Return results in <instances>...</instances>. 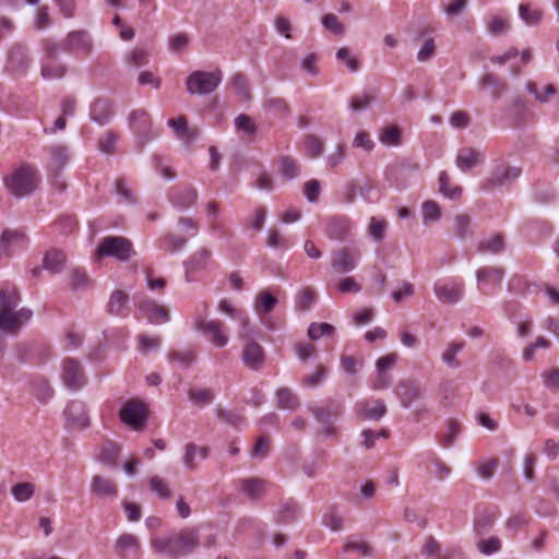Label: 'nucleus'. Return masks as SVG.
I'll use <instances>...</instances> for the list:
<instances>
[{"label":"nucleus","mask_w":559,"mask_h":559,"mask_svg":"<svg viewBox=\"0 0 559 559\" xmlns=\"http://www.w3.org/2000/svg\"><path fill=\"white\" fill-rule=\"evenodd\" d=\"M20 294L15 287L5 285L0 288V331L7 334H16L27 324L33 312L27 308L16 310Z\"/></svg>","instance_id":"nucleus-1"},{"label":"nucleus","mask_w":559,"mask_h":559,"mask_svg":"<svg viewBox=\"0 0 559 559\" xmlns=\"http://www.w3.org/2000/svg\"><path fill=\"white\" fill-rule=\"evenodd\" d=\"M39 175L34 165L22 164L4 178V186L16 198L32 194L38 186Z\"/></svg>","instance_id":"nucleus-2"},{"label":"nucleus","mask_w":559,"mask_h":559,"mask_svg":"<svg viewBox=\"0 0 559 559\" xmlns=\"http://www.w3.org/2000/svg\"><path fill=\"white\" fill-rule=\"evenodd\" d=\"M134 254L131 241L121 236L104 237L95 252L97 259L111 257L119 261H128Z\"/></svg>","instance_id":"nucleus-3"},{"label":"nucleus","mask_w":559,"mask_h":559,"mask_svg":"<svg viewBox=\"0 0 559 559\" xmlns=\"http://www.w3.org/2000/svg\"><path fill=\"white\" fill-rule=\"evenodd\" d=\"M223 73L221 70L212 72L193 71L186 79V90L191 95H207L221 84Z\"/></svg>","instance_id":"nucleus-4"},{"label":"nucleus","mask_w":559,"mask_h":559,"mask_svg":"<svg viewBox=\"0 0 559 559\" xmlns=\"http://www.w3.org/2000/svg\"><path fill=\"white\" fill-rule=\"evenodd\" d=\"M194 329L202 333L215 347L223 348L229 342L227 329L218 320H206L199 317L194 321Z\"/></svg>","instance_id":"nucleus-5"},{"label":"nucleus","mask_w":559,"mask_h":559,"mask_svg":"<svg viewBox=\"0 0 559 559\" xmlns=\"http://www.w3.org/2000/svg\"><path fill=\"white\" fill-rule=\"evenodd\" d=\"M130 129L133 131L138 139V144L140 146L145 145L153 138H155V133L152 130V122L150 116L143 109H135L130 112L128 117Z\"/></svg>","instance_id":"nucleus-6"},{"label":"nucleus","mask_w":559,"mask_h":559,"mask_svg":"<svg viewBox=\"0 0 559 559\" xmlns=\"http://www.w3.org/2000/svg\"><path fill=\"white\" fill-rule=\"evenodd\" d=\"M63 417L69 430H83L91 424L86 406L81 401L70 402L63 411Z\"/></svg>","instance_id":"nucleus-7"},{"label":"nucleus","mask_w":559,"mask_h":559,"mask_svg":"<svg viewBox=\"0 0 559 559\" xmlns=\"http://www.w3.org/2000/svg\"><path fill=\"white\" fill-rule=\"evenodd\" d=\"M46 150L49 155L46 165L48 175L51 179L57 180L70 162L69 148L63 144L57 143L48 146Z\"/></svg>","instance_id":"nucleus-8"},{"label":"nucleus","mask_w":559,"mask_h":559,"mask_svg":"<svg viewBox=\"0 0 559 559\" xmlns=\"http://www.w3.org/2000/svg\"><path fill=\"white\" fill-rule=\"evenodd\" d=\"M433 293L443 304H456L464 296V285L457 280H441L435 283Z\"/></svg>","instance_id":"nucleus-9"},{"label":"nucleus","mask_w":559,"mask_h":559,"mask_svg":"<svg viewBox=\"0 0 559 559\" xmlns=\"http://www.w3.org/2000/svg\"><path fill=\"white\" fill-rule=\"evenodd\" d=\"M360 261V251L354 247H343L332 254L331 265L338 273H349Z\"/></svg>","instance_id":"nucleus-10"},{"label":"nucleus","mask_w":559,"mask_h":559,"mask_svg":"<svg viewBox=\"0 0 559 559\" xmlns=\"http://www.w3.org/2000/svg\"><path fill=\"white\" fill-rule=\"evenodd\" d=\"M211 264V251L204 248L198 250L185 262L186 281H197L202 273L210 269Z\"/></svg>","instance_id":"nucleus-11"},{"label":"nucleus","mask_w":559,"mask_h":559,"mask_svg":"<svg viewBox=\"0 0 559 559\" xmlns=\"http://www.w3.org/2000/svg\"><path fill=\"white\" fill-rule=\"evenodd\" d=\"M46 55L41 62L40 74L45 80H58L63 78L67 68L57 58L56 45H47Z\"/></svg>","instance_id":"nucleus-12"},{"label":"nucleus","mask_w":559,"mask_h":559,"mask_svg":"<svg viewBox=\"0 0 559 559\" xmlns=\"http://www.w3.org/2000/svg\"><path fill=\"white\" fill-rule=\"evenodd\" d=\"M120 419L133 430H139L146 419L145 405L140 401H129L120 411Z\"/></svg>","instance_id":"nucleus-13"},{"label":"nucleus","mask_w":559,"mask_h":559,"mask_svg":"<svg viewBox=\"0 0 559 559\" xmlns=\"http://www.w3.org/2000/svg\"><path fill=\"white\" fill-rule=\"evenodd\" d=\"M28 245V239L24 233L16 230H5L0 237V250L4 258L12 257L24 250Z\"/></svg>","instance_id":"nucleus-14"},{"label":"nucleus","mask_w":559,"mask_h":559,"mask_svg":"<svg viewBox=\"0 0 559 559\" xmlns=\"http://www.w3.org/2000/svg\"><path fill=\"white\" fill-rule=\"evenodd\" d=\"M138 309L143 318L153 324H162L169 321L167 309L150 298H143L138 302Z\"/></svg>","instance_id":"nucleus-15"},{"label":"nucleus","mask_w":559,"mask_h":559,"mask_svg":"<svg viewBox=\"0 0 559 559\" xmlns=\"http://www.w3.org/2000/svg\"><path fill=\"white\" fill-rule=\"evenodd\" d=\"M503 276L504 272L501 267L484 266L476 271L477 285L480 290L486 287L499 288Z\"/></svg>","instance_id":"nucleus-16"},{"label":"nucleus","mask_w":559,"mask_h":559,"mask_svg":"<svg viewBox=\"0 0 559 559\" xmlns=\"http://www.w3.org/2000/svg\"><path fill=\"white\" fill-rule=\"evenodd\" d=\"M63 383L72 390H78L84 384V374L78 360L66 359L62 371Z\"/></svg>","instance_id":"nucleus-17"},{"label":"nucleus","mask_w":559,"mask_h":559,"mask_svg":"<svg viewBox=\"0 0 559 559\" xmlns=\"http://www.w3.org/2000/svg\"><path fill=\"white\" fill-rule=\"evenodd\" d=\"M396 394L402 406L409 408L414 402L423 397V389L416 381L402 380L399 382Z\"/></svg>","instance_id":"nucleus-18"},{"label":"nucleus","mask_w":559,"mask_h":559,"mask_svg":"<svg viewBox=\"0 0 559 559\" xmlns=\"http://www.w3.org/2000/svg\"><path fill=\"white\" fill-rule=\"evenodd\" d=\"M92 47L91 37L84 31L71 32L66 39V50L70 52L87 56L92 51Z\"/></svg>","instance_id":"nucleus-19"},{"label":"nucleus","mask_w":559,"mask_h":559,"mask_svg":"<svg viewBox=\"0 0 559 559\" xmlns=\"http://www.w3.org/2000/svg\"><path fill=\"white\" fill-rule=\"evenodd\" d=\"M265 359V354L261 345L254 341H248L242 349L243 364L252 369L259 370L262 368Z\"/></svg>","instance_id":"nucleus-20"},{"label":"nucleus","mask_w":559,"mask_h":559,"mask_svg":"<svg viewBox=\"0 0 559 559\" xmlns=\"http://www.w3.org/2000/svg\"><path fill=\"white\" fill-rule=\"evenodd\" d=\"M167 124L173 129L176 138L187 145L194 142L199 136V130L197 128H189L183 116L169 119Z\"/></svg>","instance_id":"nucleus-21"},{"label":"nucleus","mask_w":559,"mask_h":559,"mask_svg":"<svg viewBox=\"0 0 559 559\" xmlns=\"http://www.w3.org/2000/svg\"><path fill=\"white\" fill-rule=\"evenodd\" d=\"M209 450L206 447H199L192 442L185 445L182 454V464L188 471L198 469L199 462L207 457Z\"/></svg>","instance_id":"nucleus-22"},{"label":"nucleus","mask_w":559,"mask_h":559,"mask_svg":"<svg viewBox=\"0 0 559 559\" xmlns=\"http://www.w3.org/2000/svg\"><path fill=\"white\" fill-rule=\"evenodd\" d=\"M355 408L362 419L369 420H379L386 413V407L380 400L358 402Z\"/></svg>","instance_id":"nucleus-23"},{"label":"nucleus","mask_w":559,"mask_h":559,"mask_svg":"<svg viewBox=\"0 0 559 559\" xmlns=\"http://www.w3.org/2000/svg\"><path fill=\"white\" fill-rule=\"evenodd\" d=\"M91 493L100 498L115 499L118 496V487L114 480L95 475L90 486Z\"/></svg>","instance_id":"nucleus-24"},{"label":"nucleus","mask_w":559,"mask_h":559,"mask_svg":"<svg viewBox=\"0 0 559 559\" xmlns=\"http://www.w3.org/2000/svg\"><path fill=\"white\" fill-rule=\"evenodd\" d=\"M484 160V154L473 147L459 150L455 158L456 166L462 171H467Z\"/></svg>","instance_id":"nucleus-25"},{"label":"nucleus","mask_w":559,"mask_h":559,"mask_svg":"<svg viewBox=\"0 0 559 559\" xmlns=\"http://www.w3.org/2000/svg\"><path fill=\"white\" fill-rule=\"evenodd\" d=\"M140 548L139 538L131 533L121 534L114 545L116 555L122 559H126L130 552H138Z\"/></svg>","instance_id":"nucleus-26"},{"label":"nucleus","mask_w":559,"mask_h":559,"mask_svg":"<svg viewBox=\"0 0 559 559\" xmlns=\"http://www.w3.org/2000/svg\"><path fill=\"white\" fill-rule=\"evenodd\" d=\"M198 200V192L192 187H175L170 192L171 203L180 209H187L193 205Z\"/></svg>","instance_id":"nucleus-27"},{"label":"nucleus","mask_w":559,"mask_h":559,"mask_svg":"<svg viewBox=\"0 0 559 559\" xmlns=\"http://www.w3.org/2000/svg\"><path fill=\"white\" fill-rule=\"evenodd\" d=\"M353 224L346 217H333L330 219L326 227V235L331 239L343 240L352 230Z\"/></svg>","instance_id":"nucleus-28"},{"label":"nucleus","mask_w":559,"mask_h":559,"mask_svg":"<svg viewBox=\"0 0 559 559\" xmlns=\"http://www.w3.org/2000/svg\"><path fill=\"white\" fill-rule=\"evenodd\" d=\"M521 175V169L509 165L497 166L489 178V182L495 186L504 185L513 181Z\"/></svg>","instance_id":"nucleus-29"},{"label":"nucleus","mask_w":559,"mask_h":559,"mask_svg":"<svg viewBox=\"0 0 559 559\" xmlns=\"http://www.w3.org/2000/svg\"><path fill=\"white\" fill-rule=\"evenodd\" d=\"M173 554L183 555L192 551L198 545V534L195 531H189L174 537Z\"/></svg>","instance_id":"nucleus-30"},{"label":"nucleus","mask_w":559,"mask_h":559,"mask_svg":"<svg viewBox=\"0 0 559 559\" xmlns=\"http://www.w3.org/2000/svg\"><path fill=\"white\" fill-rule=\"evenodd\" d=\"M278 300L270 292L263 290L255 296L253 309L259 317H264L274 310Z\"/></svg>","instance_id":"nucleus-31"},{"label":"nucleus","mask_w":559,"mask_h":559,"mask_svg":"<svg viewBox=\"0 0 559 559\" xmlns=\"http://www.w3.org/2000/svg\"><path fill=\"white\" fill-rule=\"evenodd\" d=\"M278 173L286 180H293L300 174L298 162L292 156L284 155L278 159Z\"/></svg>","instance_id":"nucleus-32"},{"label":"nucleus","mask_w":559,"mask_h":559,"mask_svg":"<svg viewBox=\"0 0 559 559\" xmlns=\"http://www.w3.org/2000/svg\"><path fill=\"white\" fill-rule=\"evenodd\" d=\"M111 115L110 104L106 99H97L91 106V118L98 124H105Z\"/></svg>","instance_id":"nucleus-33"},{"label":"nucleus","mask_w":559,"mask_h":559,"mask_svg":"<svg viewBox=\"0 0 559 559\" xmlns=\"http://www.w3.org/2000/svg\"><path fill=\"white\" fill-rule=\"evenodd\" d=\"M119 454V445L112 441H106L99 449L98 460L106 465L115 466Z\"/></svg>","instance_id":"nucleus-34"},{"label":"nucleus","mask_w":559,"mask_h":559,"mask_svg":"<svg viewBox=\"0 0 559 559\" xmlns=\"http://www.w3.org/2000/svg\"><path fill=\"white\" fill-rule=\"evenodd\" d=\"M109 312L116 316H126L128 313V296L122 290H116L111 294L108 302Z\"/></svg>","instance_id":"nucleus-35"},{"label":"nucleus","mask_w":559,"mask_h":559,"mask_svg":"<svg viewBox=\"0 0 559 559\" xmlns=\"http://www.w3.org/2000/svg\"><path fill=\"white\" fill-rule=\"evenodd\" d=\"M379 141L385 146H399L402 143V133L397 126H388L379 131Z\"/></svg>","instance_id":"nucleus-36"},{"label":"nucleus","mask_w":559,"mask_h":559,"mask_svg":"<svg viewBox=\"0 0 559 559\" xmlns=\"http://www.w3.org/2000/svg\"><path fill=\"white\" fill-rule=\"evenodd\" d=\"M230 82H231V87H233L235 94L239 97V99L242 102H249L251 96H250L247 76L245 74L238 72L233 75Z\"/></svg>","instance_id":"nucleus-37"},{"label":"nucleus","mask_w":559,"mask_h":559,"mask_svg":"<svg viewBox=\"0 0 559 559\" xmlns=\"http://www.w3.org/2000/svg\"><path fill=\"white\" fill-rule=\"evenodd\" d=\"M439 192L450 200H456L462 194V188L459 186H451L450 178L445 171L440 173L439 175Z\"/></svg>","instance_id":"nucleus-38"},{"label":"nucleus","mask_w":559,"mask_h":559,"mask_svg":"<svg viewBox=\"0 0 559 559\" xmlns=\"http://www.w3.org/2000/svg\"><path fill=\"white\" fill-rule=\"evenodd\" d=\"M421 215L424 224L436 223L442 216L441 207L436 201L427 200L421 204Z\"/></svg>","instance_id":"nucleus-39"},{"label":"nucleus","mask_w":559,"mask_h":559,"mask_svg":"<svg viewBox=\"0 0 559 559\" xmlns=\"http://www.w3.org/2000/svg\"><path fill=\"white\" fill-rule=\"evenodd\" d=\"M66 263V255L58 250L48 252L44 259V267L52 273H58L62 270Z\"/></svg>","instance_id":"nucleus-40"},{"label":"nucleus","mask_w":559,"mask_h":559,"mask_svg":"<svg viewBox=\"0 0 559 559\" xmlns=\"http://www.w3.org/2000/svg\"><path fill=\"white\" fill-rule=\"evenodd\" d=\"M504 249L503 239L500 235H495L483 240L478 243L477 250L480 253H492L497 254L502 252Z\"/></svg>","instance_id":"nucleus-41"},{"label":"nucleus","mask_w":559,"mask_h":559,"mask_svg":"<svg viewBox=\"0 0 559 559\" xmlns=\"http://www.w3.org/2000/svg\"><path fill=\"white\" fill-rule=\"evenodd\" d=\"M276 396L278 406L283 409H294L299 404L297 395L287 388L278 389Z\"/></svg>","instance_id":"nucleus-42"},{"label":"nucleus","mask_w":559,"mask_h":559,"mask_svg":"<svg viewBox=\"0 0 559 559\" xmlns=\"http://www.w3.org/2000/svg\"><path fill=\"white\" fill-rule=\"evenodd\" d=\"M336 59L342 62L348 71L355 73L360 69V62L356 59V57L352 53V51L347 47H341L336 51Z\"/></svg>","instance_id":"nucleus-43"},{"label":"nucleus","mask_w":559,"mask_h":559,"mask_svg":"<svg viewBox=\"0 0 559 559\" xmlns=\"http://www.w3.org/2000/svg\"><path fill=\"white\" fill-rule=\"evenodd\" d=\"M479 87L483 90L490 88L491 95L496 98L501 92L504 90L503 83H501L498 78L491 73H486L478 82Z\"/></svg>","instance_id":"nucleus-44"},{"label":"nucleus","mask_w":559,"mask_h":559,"mask_svg":"<svg viewBox=\"0 0 559 559\" xmlns=\"http://www.w3.org/2000/svg\"><path fill=\"white\" fill-rule=\"evenodd\" d=\"M386 231V222L379 219L374 216L370 218V223L367 228L368 235L376 241L380 242L384 239Z\"/></svg>","instance_id":"nucleus-45"},{"label":"nucleus","mask_w":559,"mask_h":559,"mask_svg":"<svg viewBox=\"0 0 559 559\" xmlns=\"http://www.w3.org/2000/svg\"><path fill=\"white\" fill-rule=\"evenodd\" d=\"M520 17L526 25L535 26L543 19V12L538 9H531L527 4H520L519 7Z\"/></svg>","instance_id":"nucleus-46"},{"label":"nucleus","mask_w":559,"mask_h":559,"mask_svg":"<svg viewBox=\"0 0 559 559\" xmlns=\"http://www.w3.org/2000/svg\"><path fill=\"white\" fill-rule=\"evenodd\" d=\"M265 481L259 478H249L241 481V489L250 498L260 496L264 490Z\"/></svg>","instance_id":"nucleus-47"},{"label":"nucleus","mask_w":559,"mask_h":559,"mask_svg":"<svg viewBox=\"0 0 559 559\" xmlns=\"http://www.w3.org/2000/svg\"><path fill=\"white\" fill-rule=\"evenodd\" d=\"M323 141L319 136L314 134H309L305 138V150L310 157H320L323 153Z\"/></svg>","instance_id":"nucleus-48"},{"label":"nucleus","mask_w":559,"mask_h":559,"mask_svg":"<svg viewBox=\"0 0 559 559\" xmlns=\"http://www.w3.org/2000/svg\"><path fill=\"white\" fill-rule=\"evenodd\" d=\"M35 491V486L32 483H20L12 487L11 493L17 502L28 501Z\"/></svg>","instance_id":"nucleus-49"},{"label":"nucleus","mask_w":559,"mask_h":559,"mask_svg":"<svg viewBox=\"0 0 559 559\" xmlns=\"http://www.w3.org/2000/svg\"><path fill=\"white\" fill-rule=\"evenodd\" d=\"M344 551H355L360 557H370L372 555L371 546L361 539H348L344 545Z\"/></svg>","instance_id":"nucleus-50"},{"label":"nucleus","mask_w":559,"mask_h":559,"mask_svg":"<svg viewBox=\"0 0 559 559\" xmlns=\"http://www.w3.org/2000/svg\"><path fill=\"white\" fill-rule=\"evenodd\" d=\"M189 400L197 406H204L213 401V392L209 389H191L188 392Z\"/></svg>","instance_id":"nucleus-51"},{"label":"nucleus","mask_w":559,"mask_h":559,"mask_svg":"<svg viewBox=\"0 0 559 559\" xmlns=\"http://www.w3.org/2000/svg\"><path fill=\"white\" fill-rule=\"evenodd\" d=\"M334 333V326L330 323H311L308 328V336L316 341L322 336H331Z\"/></svg>","instance_id":"nucleus-52"},{"label":"nucleus","mask_w":559,"mask_h":559,"mask_svg":"<svg viewBox=\"0 0 559 559\" xmlns=\"http://www.w3.org/2000/svg\"><path fill=\"white\" fill-rule=\"evenodd\" d=\"M476 547L480 554L490 556L501 549V540L496 536L488 539H479Z\"/></svg>","instance_id":"nucleus-53"},{"label":"nucleus","mask_w":559,"mask_h":559,"mask_svg":"<svg viewBox=\"0 0 559 559\" xmlns=\"http://www.w3.org/2000/svg\"><path fill=\"white\" fill-rule=\"evenodd\" d=\"M463 343H452L442 353V361L451 368H457L460 366L456 355L463 348Z\"/></svg>","instance_id":"nucleus-54"},{"label":"nucleus","mask_w":559,"mask_h":559,"mask_svg":"<svg viewBox=\"0 0 559 559\" xmlns=\"http://www.w3.org/2000/svg\"><path fill=\"white\" fill-rule=\"evenodd\" d=\"M235 127L238 131L248 136H252L257 131V126L253 120L247 115H239L235 119Z\"/></svg>","instance_id":"nucleus-55"},{"label":"nucleus","mask_w":559,"mask_h":559,"mask_svg":"<svg viewBox=\"0 0 559 559\" xmlns=\"http://www.w3.org/2000/svg\"><path fill=\"white\" fill-rule=\"evenodd\" d=\"M526 90H527V92L533 94L535 96V98L540 103L547 102L549 99V97L555 95V93H556V90L551 84L545 85L543 87L542 92H538L536 84L533 82H528L526 84Z\"/></svg>","instance_id":"nucleus-56"},{"label":"nucleus","mask_w":559,"mask_h":559,"mask_svg":"<svg viewBox=\"0 0 559 559\" xmlns=\"http://www.w3.org/2000/svg\"><path fill=\"white\" fill-rule=\"evenodd\" d=\"M150 487L160 499H168L171 496L168 484L158 476L150 478Z\"/></svg>","instance_id":"nucleus-57"},{"label":"nucleus","mask_w":559,"mask_h":559,"mask_svg":"<svg viewBox=\"0 0 559 559\" xmlns=\"http://www.w3.org/2000/svg\"><path fill=\"white\" fill-rule=\"evenodd\" d=\"M33 394L37 400L47 402L52 396V389L46 380H37L33 385Z\"/></svg>","instance_id":"nucleus-58"},{"label":"nucleus","mask_w":559,"mask_h":559,"mask_svg":"<svg viewBox=\"0 0 559 559\" xmlns=\"http://www.w3.org/2000/svg\"><path fill=\"white\" fill-rule=\"evenodd\" d=\"M355 148H361L366 152H371L374 148V142L366 131H358L353 140Z\"/></svg>","instance_id":"nucleus-59"},{"label":"nucleus","mask_w":559,"mask_h":559,"mask_svg":"<svg viewBox=\"0 0 559 559\" xmlns=\"http://www.w3.org/2000/svg\"><path fill=\"white\" fill-rule=\"evenodd\" d=\"M304 193L310 203H316L321 194V183L317 179L305 182Z\"/></svg>","instance_id":"nucleus-60"},{"label":"nucleus","mask_w":559,"mask_h":559,"mask_svg":"<svg viewBox=\"0 0 559 559\" xmlns=\"http://www.w3.org/2000/svg\"><path fill=\"white\" fill-rule=\"evenodd\" d=\"M316 300V292L311 288L302 289L296 300V308L299 310H307Z\"/></svg>","instance_id":"nucleus-61"},{"label":"nucleus","mask_w":559,"mask_h":559,"mask_svg":"<svg viewBox=\"0 0 559 559\" xmlns=\"http://www.w3.org/2000/svg\"><path fill=\"white\" fill-rule=\"evenodd\" d=\"M471 217L465 214L456 215L454 218V233L463 238L469 234Z\"/></svg>","instance_id":"nucleus-62"},{"label":"nucleus","mask_w":559,"mask_h":559,"mask_svg":"<svg viewBox=\"0 0 559 559\" xmlns=\"http://www.w3.org/2000/svg\"><path fill=\"white\" fill-rule=\"evenodd\" d=\"M185 245L186 239L179 236L169 235L160 239V247L170 252H176L182 249Z\"/></svg>","instance_id":"nucleus-63"},{"label":"nucleus","mask_w":559,"mask_h":559,"mask_svg":"<svg viewBox=\"0 0 559 559\" xmlns=\"http://www.w3.org/2000/svg\"><path fill=\"white\" fill-rule=\"evenodd\" d=\"M509 28L508 21L500 16H490L487 20V29L492 35L504 33Z\"/></svg>","instance_id":"nucleus-64"}]
</instances>
